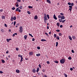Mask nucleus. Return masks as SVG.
<instances>
[{"label":"nucleus","instance_id":"1","mask_svg":"<svg viewBox=\"0 0 77 77\" xmlns=\"http://www.w3.org/2000/svg\"><path fill=\"white\" fill-rule=\"evenodd\" d=\"M65 60L64 59H62L60 60V62L62 64L64 63H65Z\"/></svg>","mask_w":77,"mask_h":77},{"label":"nucleus","instance_id":"2","mask_svg":"<svg viewBox=\"0 0 77 77\" xmlns=\"http://www.w3.org/2000/svg\"><path fill=\"white\" fill-rule=\"evenodd\" d=\"M23 28L22 26H20V29L19 32L20 33H23Z\"/></svg>","mask_w":77,"mask_h":77},{"label":"nucleus","instance_id":"3","mask_svg":"<svg viewBox=\"0 0 77 77\" xmlns=\"http://www.w3.org/2000/svg\"><path fill=\"white\" fill-rule=\"evenodd\" d=\"M29 54L30 56H32V55H33V52H29Z\"/></svg>","mask_w":77,"mask_h":77},{"label":"nucleus","instance_id":"4","mask_svg":"<svg viewBox=\"0 0 77 77\" xmlns=\"http://www.w3.org/2000/svg\"><path fill=\"white\" fill-rule=\"evenodd\" d=\"M20 57H21V60H20V62H22L23 61V56H20Z\"/></svg>","mask_w":77,"mask_h":77},{"label":"nucleus","instance_id":"5","mask_svg":"<svg viewBox=\"0 0 77 77\" xmlns=\"http://www.w3.org/2000/svg\"><path fill=\"white\" fill-rule=\"evenodd\" d=\"M32 72H34V73H35V72H36V69H33Z\"/></svg>","mask_w":77,"mask_h":77},{"label":"nucleus","instance_id":"6","mask_svg":"<svg viewBox=\"0 0 77 77\" xmlns=\"http://www.w3.org/2000/svg\"><path fill=\"white\" fill-rule=\"evenodd\" d=\"M54 19H55V20H57V17H56V15H55V14H54Z\"/></svg>","mask_w":77,"mask_h":77},{"label":"nucleus","instance_id":"7","mask_svg":"<svg viewBox=\"0 0 77 77\" xmlns=\"http://www.w3.org/2000/svg\"><path fill=\"white\" fill-rule=\"evenodd\" d=\"M47 2L49 3V4H51V1L50 0H47Z\"/></svg>","mask_w":77,"mask_h":77},{"label":"nucleus","instance_id":"8","mask_svg":"<svg viewBox=\"0 0 77 77\" xmlns=\"http://www.w3.org/2000/svg\"><path fill=\"white\" fill-rule=\"evenodd\" d=\"M24 38L26 40V39H27V35H24Z\"/></svg>","mask_w":77,"mask_h":77},{"label":"nucleus","instance_id":"9","mask_svg":"<svg viewBox=\"0 0 77 77\" xmlns=\"http://www.w3.org/2000/svg\"><path fill=\"white\" fill-rule=\"evenodd\" d=\"M39 71V68L38 67L37 69V70H36L37 72H38Z\"/></svg>","mask_w":77,"mask_h":77},{"label":"nucleus","instance_id":"10","mask_svg":"<svg viewBox=\"0 0 77 77\" xmlns=\"http://www.w3.org/2000/svg\"><path fill=\"white\" fill-rule=\"evenodd\" d=\"M45 20H46V21H47V20H48V19H47V17L44 18V22H45Z\"/></svg>","mask_w":77,"mask_h":77},{"label":"nucleus","instance_id":"11","mask_svg":"<svg viewBox=\"0 0 77 77\" xmlns=\"http://www.w3.org/2000/svg\"><path fill=\"white\" fill-rule=\"evenodd\" d=\"M34 19H35V20H37V19H38V16L36 15L34 17Z\"/></svg>","mask_w":77,"mask_h":77},{"label":"nucleus","instance_id":"12","mask_svg":"<svg viewBox=\"0 0 77 77\" xmlns=\"http://www.w3.org/2000/svg\"><path fill=\"white\" fill-rule=\"evenodd\" d=\"M61 19L62 20H64V19H65V16H61Z\"/></svg>","mask_w":77,"mask_h":77},{"label":"nucleus","instance_id":"13","mask_svg":"<svg viewBox=\"0 0 77 77\" xmlns=\"http://www.w3.org/2000/svg\"><path fill=\"white\" fill-rule=\"evenodd\" d=\"M69 38L71 41H72V38L70 36H69Z\"/></svg>","mask_w":77,"mask_h":77},{"label":"nucleus","instance_id":"14","mask_svg":"<svg viewBox=\"0 0 77 77\" xmlns=\"http://www.w3.org/2000/svg\"><path fill=\"white\" fill-rule=\"evenodd\" d=\"M72 38L73 39H75L76 38L75 36L72 35Z\"/></svg>","mask_w":77,"mask_h":77},{"label":"nucleus","instance_id":"15","mask_svg":"<svg viewBox=\"0 0 77 77\" xmlns=\"http://www.w3.org/2000/svg\"><path fill=\"white\" fill-rule=\"evenodd\" d=\"M16 71L17 73H20V70H16Z\"/></svg>","mask_w":77,"mask_h":77},{"label":"nucleus","instance_id":"16","mask_svg":"<svg viewBox=\"0 0 77 77\" xmlns=\"http://www.w3.org/2000/svg\"><path fill=\"white\" fill-rule=\"evenodd\" d=\"M56 39H57L58 40H59V39H60V38L59 37V36H57L56 37Z\"/></svg>","mask_w":77,"mask_h":77},{"label":"nucleus","instance_id":"17","mask_svg":"<svg viewBox=\"0 0 77 77\" xmlns=\"http://www.w3.org/2000/svg\"><path fill=\"white\" fill-rule=\"evenodd\" d=\"M13 19L14 20H16V19H17V17H16L14 16L13 17Z\"/></svg>","mask_w":77,"mask_h":77},{"label":"nucleus","instance_id":"18","mask_svg":"<svg viewBox=\"0 0 77 77\" xmlns=\"http://www.w3.org/2000/svg\"><path fill=\"white\" fill-rule=\"evenodd\" d=\"M44 18H46L47 17V14H44Z\"/></svg>","mask_w":77,"mask_h":77},{"label":"nucleus","instance_id":"19","mask_svg":"<svg viewBox=\"0 0 77 77\" xmlns=\"http://www.w3.org/2000/svg\"><path fill=\"white\" fill-rule=\"evenodd\" d=\"M45 35H46V36H48V37H49V35H48V33H47V32H45Z\"/></svg>","mask_w":77,"mask_h":77},{"label":"nucleus","instance_id":"20","mask_svg":"<svg viewBox=\"0 0 77 77\" xmlns=\"http://www.w3.org/2000/svg\"><path fill=\"white\" fill-rule=\"evenodd\" d=\"M37 56H41V54H36Z\"/></svg>","mask_w":77,"mask_h":77},{"label":"nucleus","instance_id":"21","mask_svg":"<svg viewBox=\"0 0 77 77\" xmlns=\"http://www.w3.org/2000/svg\"><path fill=\"white\" fill-rule=\"evenodd\" d=\"M57 37V35H56V34H54V38H56Z\"/></svg>","mask_w":77,"mask_h":77},{"label":"nucleus","instance_id":"22","mask_svg":"<svg viewBox=\"0 0 77 77\" xmlns=\"http://www.w3.org/2000/svg\"><path fill=\"white\" fill-rule=\"evenodd\" d=\"M2 19L3 20V19H5V16H3L2 17Z\"/></svg>","mask_w":77,"mask_h":77},{"label":"nucleus","instance_id":"23","mask_svg":"<svg viewBox=\"0 0 77 77\" xmlns=\"http://www.w3.org/2000/svg\"><path fill=\"white\" fill-rule=\"evenodd\" d=\"M42 71H43V72H46V71L45 70V69H43L42 70Z\"/></svg>","mask_w":77,"mask_h":77},{"label":"nucleus","instance_id":"24","mask_svg":"<svg viewBox=\"0 0 77 77\" xmlns=\"http://www.w3.org/2000/svg\"><path fill=\"white\" fill-rule=\"evenodd\" d=\"M28 8H29V9H32L33 8V7L31 6H28Z\"/></svg>","mask_w":77,"mask_h":77},{"label":"nucleus","instance_id":"25","mask_svg":"<svg viewBox=\"0 0 77 77\" xmlns=\"http://www.w3.org/2000/svg\"><path fill=\"white\" fill-rule=\"evenodd\" d=\"M41 41H42V42L46 41V40L45 39H42L41 40Z\"/></svg>","mask_w":77,"mask_h":77},{"label":"nucleus","instance_id":"26","mask_svg":"<svg viewBox=\"0 0 77 77\" xmlns=\"http://www.w3.org/2000/svg\"><path fill=\"white\" fill-rule=\"evenodd\" d=\"M68 59L69 60H71V59H72V58H71V57H69L68 58Z\"/></svg>","mask_w":77,"mask_h":77},{"label":"nucleus","instance_id":"27","mask_svg":"<svg viewBox=\"0 0 77 77\" xmlns=\"http://www.w3.org/2000/svg\"><path fill=\"white\" fill-rule=\"evenodd\" d=\"M29 36H30L32 38H33V36L31 34L29 33Z\"/></svg>","mask_w":77,"mask_h":77},{"label":"nucleus","instance_id":"28","mask_svg":"<svg viewBox=\"0 0 77 77\" xmlns=\"http://www.w3.org/2000/svg\"><path fill=\"white\" fill-rule=\"evenodd\" d=\"M2 63H5V61H4V60L2 59Z\"/></svg>","mask_w":77,"mask_h":77},{"label":"nucleus","instance_id":"29","mask_svg":"<svg viewBox=\"0 0 77 77\" xmlns=\"http://www.w3.org/2000/svg\"><path fill=\"white\" fill-rule=\"evenodd\" d=\"M63 21V20H62V19L59 20V21L60 22V23H61V22H62Z\"/></svg>","mask_w":77,"mask_h":77},{"label":"nucleus","instance_id":"30","mask_svg":"<svg viewBox=\"0 0 77 77\" xmlns=\"http://www.w3.org/2000/svg\"><path fill=\"white\" fill-rule=\"evenodd\" d=\"M1 31L3 33V32H4V29H1Z\"/></svg>","mask_w":77,"mask_h":77},{"label":"nucleus","instance_id":"31","mask_svg":"<svg viewBox=\"0 0 77 77\" xmlns=\"http://www.w3.org/2000/svg\"><path fill=\"white\" fill-rule=\"evenodd\" d=\"M58 42H56V47H57V46H58Z\"/></svg>","mask_w":77,"mask_h":77},{"label":"nucleus","instance_id":"32","mask_svg":"<svg viewBox=\"0 0 77 77\" xmlns=\"http://www.w3.org/2000/svg\"><path fill=\"white\" fill-rule=\"evenodd\" d=\"M54 62L55 63H59V62H58V61L57 60L55 61H54Z\"/></svg>","mask_w":77,"mask_h":77},{"label":"nucleus","instance_id":"33","mask_svg":"<svg viewBox=\"0 0 77 77\" xmlns=\"http://www.w3.org/2000/svg\"><path fill=\"white\" fill-rule=\"evenodd\" d=\"M59 35L60 36H62V34L61 33H59Z\"/></svg>","mask_w":77,"mask_h":77},{"label":"nucleus","instance_id":"34","mask_svg":"<svg viewBox=\"0 0 77 77\" xmlns=\"http://www.w3.org/2000/svg\"><path fill=\"white\" fill-rule=\"evenodd\" d=\"M16 51H18V50H19V48H16Z\"/></svg>","mask_w":77,"mask_h":77},{"label":"nucleus","instance_id":"35","mask_svg":"<svg viewBox=\"0 0 77 77\" xmlns=\"http://www.w3.org/2000/svg\"><path fill=\"white\" fill-rule=\"evenodd\" d=\"M64 76H65V77H68V76L67 75H66V74H65V73H64Z\"/></svg>","mask_w":77,"mask_h":77},{"label":"nucleus","instance_id":"36","mask_svg":"<svg viewBox=\"0 0 77 77\" xmlns=\"http://www.w3.org/2000/svg\"><path fill=\"white\" fill-rule=\"evenodd\" d=\"M10 20H11V21H13V17H11Z\"/></svg>","mask_w":77,"mask_h":77},{"label":"nucleus","instance_id":"37","mask_svg":"<svg viewBox=\"0 0 77 77\" xmlns=\"http://www.w3.org/2000/svg\"><path fill=\"white\" fill-rule=\"evenodd\" d=\"M62 17L61 16H60V15H59L58 17L59 18H61V17Z\"/></svg>","mask_w":77,"mask_h":77},{"label":"nucleus","instance_id":"38","mask_svg":"<svg viewBox=\"0 0 77 77\" xmlns=\"http://www.w3.org/2000/svg\"><path fill=\"white\" fill-rule=\"evenodd\" d=\"M59 24H60V23H57V26H58L59 27Z\"/></svg>","mask_w":77,"mask_h":77},{"label":"nucleus","instance_id":"39","mask_svg":"<svg viewBox=\"0 0 77 77\" xmlns=\"http://www.w3.org/2000/svg\"><path fill=\"white\" fill-rule=\"evenodd\" d=\"M19 8L20 9H23V7H22V6H20L19 7Z\"/></svg>","mask_w":77,"mask_h":77},{"label":"nucleus","instance_id":"40","mask_svg":"<svg viewBox=\"0 0 77 77\" xmlns=\"http://www.w3.org/2000/svg\"><path fill=\"white\" fill-rule=\"evenodd\" d=\"M60 14L61 15H62V16H64V14L62 13H60Z\"/></svg>","mask_w":77,"mask_h":77},{"label":"nucleus","instance_id":"41","mask_svg":"<svg viewBox=\"0 0 77 77\" xmlns=\"http://www.w3.org/2000/svg\"><path fill=\"white\" fill-rule=\"evenodd\" d=\"M18 10H19V8H17V9L16 10V11H18Z\"/></svg>","mask_w":77,"mask_h":77},{"label":"nucleus","instance_id":"42","mask_svg":"<svg viewBox=\"0 0 77 77\" xmlns=\"http://www.w3.org/2000/svg\"><path fill=\"white\" fill-rule=\"evenodd\" d=\"M47 17H48V19H50V17H49V15L48 14L47 15Z\"/></svg>","mask_w":77,"mask_h":77},{"label":"nucleus","instance_id":"43","mask_svg":"<svg viewBox=\"0 0 77 77\" xmlns=\"http://www.w3.org/2000/svg\"><path fill=\"white\" fill-rule=\"evenodd\" d=\"M15 8L13 7V8H12V10H13L14 11V10H15Z\"/></svg>","mask_w":77,"mask_h":77},{"label":"nucleus","instance_id":"44","mask_svg":"<svg viewBox=\"0 0 77 77\" xmlns=\"http://www.w3.org/2000/svg\"><path fill=\"white\" fill-rule=\"evenodd\" d=\"M3 11H4L3 9H1V10H0V12H3Z\"/></svg>","mask_w":77,"mask_h":77},{"label":"nucleus","instance_id":"45","mask_svg":"<svg viewBox=\"0 0 77 77\" xmlns=\"http://www.w3.org/2000/svg\"><path fill=\"white\" fill-rule=\"evenodd\" d=\"M27 13L28 14H29V15H30V14L31 13L30 11H27Z\"/></svg>","mask_w":77,"mask_h":77},{"label":"nucleus","instance_id":"46","mask_svg":"<svg viewBox=\"0 0 77 77\" xmlns=\"http://www.w3.org/2000/svg\"><path fill=\"white\" fill-rule=\"evenodd\" d=\"M38 66L40 68H41V64H39L38 65Z\"/></svg>","mask_w":77,"mask_h":77},{"label":"nucleus","instance_id":"47","mask_svg":"<svg viewBox=\"0 0 77 77\" xmlns=\"http://www.w3.org/2000/svg\"><path fill=\"white\" fill-rule=\"evenodd\" d=\"M66 21V20H63V21H62V23H63L65 22V21Z\"/></svg>","mask_w":77,"mask_h":77},{"label":"nucleus","instance_id":"48","mask_svg":"<svg viewBox=\"0 0 77 77\" xmlns=\"http://www.w3.org/2000/svg\"><path fill=\"white\" fill-rule=\"evenodd\" d=\"M56 32H60V30L58 29V30H56Z\"/></svg>","mask_w":77,"mask_h":77},{"label":"nucleus","instance_id":"49","mask_svg":"<svg viewBox=\"0 0 77 77\" xmlns=\"http://www.w3.org/2000/svg\"><path fill=\"white\" fill-rule=\"evenodd\" d=\"M37 48L38 50H40V47L38 46L37 47Z\"/></svg>","mask_w":77,"mask_h":77},{"label":"nucleus","instance_id":"50","mask_svg":"<svg viewBox=\"0 0 77 77\" xmlns=\"http://www.w3.org/2000/svg\"><path fill=\"white\" fill-rule=\"evenodd\" d=\"M69 8H72V6L71 5H70L69 6Z\"/></svg>","mask_w":77,"mask_h":77},{"label":"nucleus","instance_id":"51","mask_svg":"<svg viewBox=\"0 0 77 77\" xmlns=\"http://www.w3.org/2000/svg\"><path fill=\"white\" fill-rule=\"evenodd\" d=\"M4 26L5 27H8V26H7V24H4Z\"/></svg>","mask_w":77,"mask_h":77},{"label":"nucleus","instance_id":"52","mask_svg":"<svg viewBox=\"0 0 77 77\" xmlns=\"http://www.w3.org/2000/svg\"><path fill=\"white\" fill-rule=\"evenodd\" d=\"M6 41H7L8 42H9V39H7Z\"/></svg>","mask_w":77,"mask_h":77},{"label":"nucleus","instance_id":"53","mask_svg":"<svg viewBox=\"0 0 77 77\" xmlns=\"http://www.w3.org/2000/svg\"><path fill=\"white\" fill-rule=\"evenodd\" d=\"M46 62L47 64H50V62L49 61H47Z\"/></svg>","mask_w":77,"mask_h":77},{"label":"nucleus","instance_id":"54","mask_svg":"<svg viewBox=\"0 0 77 77\" xmlns=\"http://www.w3.org/2000/svg\"><path fill=\"white\" fill-rule=\"evenodd\" d=\"M14 26H15V24H16V21H15L14 22Z\"/></svg>","mask_w":77,"mask_h":77},{"label":"nucleus","instance_id":"55","mask_svg":"<svg viewBox=\"0 0 77 77\" xmlns=\"http://www.w3.org/2000/svg\"><path fill=\"white\" fill-rule=\"evenodd\" d=\"M0 74H3V72L2 71H0Z\"/></svg>","mask_w":77,"mask_h":77},{"label":"nucleus","instance_id":"56","mask_svg":"<svg viewBox=\"0 0 77 77\" xmlns=\"http://www.w3.org/2000/svg\"><path fill=\"white\" fill-rule=\"evenodd\" d=\"M68 4L69 5H71V3L70 2H69L68 3Z\"/></svg>","mask_w":77,"mask_h":77},{"label":"nucleus","instance_id":"57","mask_svg":"<svg viewBox=\"0 0 77 77\" xmlns=\"http://www.w3.org/2000/svg\"><path fill=\"white\" fill-rule=\"evenodd\" d=\"M71 51H72V53H74V50H72Z\"/></svg>","mask_w":77,"mask_h":77},{"label":"nucleus","instance_id":"58","mask_svg":"<svg viewBox=\"0 0 77 77\" xmlns=\"http://www.w3.org/2000/svg\"><path fill=\"white\" fill-rule=\"evenodd\" d=\"M45 56H46V57H47V59H48V56L47 55H46Z\"/></svg>","mask_w":77,"mask_h":77},{"label":"nucleus","instance_id":"59","mask_svg":"<svg viewBox=\"0 0 77 77\" xmlns=\"http://www.w3.org/2000/svg\"><path fill=\"white\" fill-rule=\"evenodd\" d=\"M21 56H22V55H21V54H19L18 55V57H21Z\"/></svg>","mask_w":77,"mask_h":77},{"label":"nucleus","instance_id":"60","mask_svg":"<svg viewBox=\"0 0 77 77\" xmlns=\"http://www.w3.org/2000/svg\"><path fill=\"white\" fill-rule=\"evenodd\" d=\"M71 6H74V3H72L71 4Z\"/></svg>","mask_w":77,"mask_h":77},{"label":"nucleus","instance_id":"61","mask_svg":"<svg viewBox=\"0 0 77 77\" xmlns=\"http://www.w3.org/2000/svg\"><path fill=\"white\" fill-rule=\"evenodd\" d=\"M70 71H72L73 70V69H72V68H70Z\"/></svg>","mask_w":77,"mask_h":77},{"label":"nucleus","instance_id":"62","mask_svg":"<svg viewBox=\"0 0 77 77\" xmlns=\"http://www.w3.org/2000/svg\"><path fill=\"white\" fill-rule=\"evenodd\" d=\"M16 7H18V6H19V5H18V4H17L16 5Z\"/></svg>","mask_w":77,"mask_h":77},{"label":"nucleus","instance_id":"63","mask_svg":"<svg viewBox=\"0 0 77 77\" xmlns=\"http://www.w3.org/2000/svg\"><path fill=\"white\" fill-rule=\"evenodd\" d=\"M72 9L71 8H70L69 9V10L70 11H71V10H72Z\"/></svg>","mask_w":77,"mask_h":77},{"label":"nucleus","instance_id":"64","mask_svg":"<svg viewBox=\"0 0 77 77\" xmlns=\"http://www.w3.org/2000/svg\"><path fill=\"white\" fill-rule=\"evenodd\" d=\"M17 1L18 2H21V0H17Z\"/></svg>","mask_w":77,"mask_h":77}]
</instances>
